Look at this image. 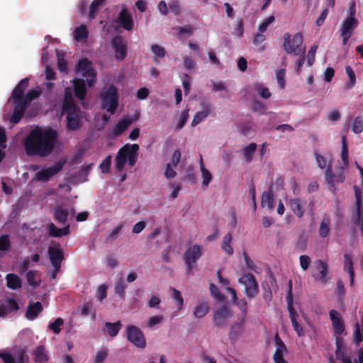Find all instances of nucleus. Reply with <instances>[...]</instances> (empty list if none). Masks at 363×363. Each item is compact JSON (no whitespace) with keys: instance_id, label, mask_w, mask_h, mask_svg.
Masks as SVG:
<instances>
[{"instance_id":"f257e3e1","label":"nucleus","mask_w":363,"mask_h":363,"mask_svg":"<svg viewBox=\"0 0 363 363\" xmlns=\"http://www.w3.org/2000/svg\"><path fill=\"white\" fill-rule=\"evenodd\" d=\"M58 140L57 132L52 128H35L23 141L28 156L47 157L50 155Z\"/></svg>"},{"instance_id":"f03ea898","label":"nucleus","mask_w":363,"mask_h":363,"mask_svg":"<svg viewBox=\"0 0 363 363\" xmlns=\"http://www.w3.org/2000/svg\"><path fill=\"white\" fill-rule=\"evenodd\" d=\"M139 145L138 144H126L121 147L116 156L115 169L121 172L128 162V164L133 167L138 160V152Z\"/></svg>"},{"instance_id":"7ed1b4c3","label":"nucleus","mask_w":363,"mask_h":363,"mask_svg":"<svg viewBox=\"0 0 363 363\" xmlns=\"http://www.w3.org/2000/svg\"><path fill=\"white\" fill-rule=\"evenodd\" d=\"M100 97L102 108L111 114L115 113L118 106V93L116 87L110 85L101 92Z\"/></svg>"},{"instance_id":"20e7f679","label":"nucleus","mask_w":363,"mask_h":363,"mask_svg":"<svg viewBox=\"0 0 363 363\" xmlns=\"http://www.w3.org/2000/svg\"><path fill=\"white\" fill-rule=\"evenodd\" d=\"M303 35L301 33H296L291 38V35L286 33L284 35L283 48L288 54L298 55L300 53H306V48H302Z\"/></svg>"},{"instance_id":"39448f33","label":"nucleus","mask_w":363,"mask_h":363,"mask_svg":"<svg viewBox=\"0 0 363 363\" xmlns=\"http://www.w3.org/2000/svg\"><path fill=\"white\" fill-rule=\"evenodd\" d=\"M76 72L80 73L86 78L89 87H92L96 82V72L92 66L91 62L87 58H83L78 62Z\"/></svg>"},{"instance_id":"423d86ee","label":"nucleus","mask_w":363,"mask_h":363,"mask_svg":"<svg viewBox=\"0 0 363 363\" xmlns=\"http://www.w3.org/2000/svg\"><path fill=\"white\" fill-rule=\"evenodd\" d=\"M238 282L245 286L244 292L248 298L252 299L258 294L259 285L254 274L251 273L242 274Z\"/></svg>"},{"instance_id":"0eeeda50","label":"nucleus","mask_w":363,"mask_h":363,"mask_svg":"<svg viewBox=\"0 0 363 363\" xmlns=\"http://www.w3.org/2000/svg\"><path fill=\"white\" fill-rule=\"evenodd\" d=\"M128 340L138 348L146 347V340L142 330L137 326L130 325L125 329Z\"/></svg>"},{"instance_id":"6e6552de","label":"nucleus","mask_w":363,"mask_h":363,"mask_svg":"<svg viewBox=\"0 0 363 363\" xmlns=\"http://www.w3.org/2000/svg\"><path fill=\"white\" fill-rule=\"evenodd\" d=\"M329 316L331 320L333 329L336 336V345H340V336L345 331V325L341 314L336 310L332 309L329 311Z\"/></svg>"},{"instance_id":"1a4fd4ad","label":"nucleus","mask_w":363,"mask_h":363,"mask_svg":"<svg viewBox=\"0 0 363 363\" xmlns=\"http://www.w3.org/2000/svg\"><path fill=\"white\" fill-rule=\"evenodd\" d=\"M65 162H57L54 165L43 168L35 175V180L41 182H47L50 179L58 174L63 168Z\"/></svg>"},{"instance_id":"9d476101","label":"nucleus","mask_w":363,"mask_h":363,"mask_svg":"<svg viewBox=\"0 0 363 363\" xmlns=\"http://www.w3.org/2000/svg\"><path fill=\"white\" fill-rule=\"evenodd\" d=\"M111 46L114 50L115 58L118 61L125 59L128 55L127 43L121 35H116L111 39Z\"/></svg>"},{"instance_id":"9b49d317","label":"nucleus","mask_w":363,"mask_h":363,"mask_svg":"<svg viewBox=\"0 0 363 363\" xmlns=\"http://www.w3.org/2000/svg\"><path fill=\"white\" fill-rule=\"evenodd\" d=\"M325 179L329 185V190L335 194L336 191L335 184L342 183L345 180V175L342 170H340L337 174L334 173L330 165L327 167L325 171Z\"/></svg>"},{"instance_id":"f8f14e48","label":"nucleus","mask_w":363,"mask_h":363,"mask_svg":"<svg viewBox=\"0 0 363 363\" xmlns=\"http://www.w3.org/2000/svg\"><path fill=\"white\" fill-rule=\"evenodd\" d=\"M11 100L13 101V110L10 118V121L12 123L16 124L19 123L23 118L29 105L23 99Z\"/></svg>"},{"instance_id":"ddd939ff","label":"nucleus","mask_w":363,"mask_h":363,"mask_svg":"<svg viewBox=\"0 0 363 363\" xmlns=\"http://www.w3.org/2000/svg\"><path fill=\"white\" fill-rule=\"evenodd\" d=\"M48 254L54 270L58 272L61 269L62 261L64 259L63 250L57 246H50Z\"/></svg>"},{"instance_id":"4468645a","label":"nucleus","mask_w":363,"mask_h":363,"mask_svg":"<svg viewBox=\"0 0 363 363\" xmlns=\"http://www.w3.org/2000/svg\"><path fill=\"white\" fill-rule=\"evenodd\" d=\"M231 316V311L226 305H223L214 311L213 321L216 326L223 328L226 320Z\"/></svg>"},{"instance_id":"2eb2a0df","label":"nucleus","mask_w":363,"mask_h":363,"mask_svg":"<svg viewBox=\"0 0 363 363\" xmlns=\"http://www.w3.org/2000/svg\"><path fill=\"white\" fill-rule=\"evenodd\" d=\"M116 22L123 29L130 31L133 28L134 22L131 13L126 9H123L118 13Z\"/></svg>"},{"instance_id":"dca6fc26","label":"nucleus","mask_w":363,"mask_h":363,"mask_svg":"<svg viewBox=\"0 0 363 363\" xmlns=\"http://www.w3.org/2000/svg\"><path fill=\"white\" fill-rule=\"evenodd\" d=\"M19 308L17 301L13 298H7L0 301V317H5L9 313L17 311Z\"/></svg>"},{"instance_id":"f3484780","label":"nucleus","mask_w":363,"mask_h":363,"mask_svg":"<svg viewBox=\"0 0 363 363\" xmlns=\"http://www.w3.org/2000/svg\"><path fill=\"white\" fill-rule=\"evenodd\" d=\"M72 84L75 97L80 101H84L87 94L85 81L83 79L74 78L72 80Z\"/></svg>"},{"instance_id":"a211bd4d","label":"nucleus","mask_w":363,"mask_h":363,"mask_svg":"<svg viewBox=\"0 0 363 363\" xmlns=\"http://www.w3.org/2000/svg\"><path fill=\"white\" fill-rule=\"evenodd\" d=\"M81 109L67 113V128L69 131L77 130L81 125Z\"/></svg>"},{"instance_id":"6ab92c4d","label":"nucleus","mask_w":363,"mask_h":363,"mask_svg":"<svg viewBox=\"0 0 363 363\" xmlns=\"http://www.w3.org/2000/svg\"><path fill=\"white\" fill-rule=\"evenodd\" d=\"M202 255L201 247L196 244L189 248L184 254V259L185 262L189 264H195Z\"/></svg>"},{"instance_id":"aec40b11","label":"nucleus","mask_w":363,"mask_h":363,"mask_svg":"<svg viewBox=\"0 0 363 363\" xmlns=\"http://www.w3.org/2000/svg\"><path fill=\"white\" fill-rule=\"evenodd\" d=\"M344 258V271L347 272L350 275V285L353 286L354 283V262L352 254L346 253L343 256Z\"/></svg>"},{"instance_id":"412c9836","label":"nucleus","mask_w":363,"mask_h":363,"mask_svg":"<svg viewBox=\"0 0 363 363\" xmlns=\"http://www.w3.org/2000/svg\"><path fill=\"white\" fill-rule=\"evenodd\" d=\"M358 25V20L353 17H347L342 23L340 28V34L352 35L353 31Z\"/></svg>"},{"instance_id":"4be33fe9","label":"nucleus","mask_w":363,"mask_h":363,"mask_svg":"<svg viewBox=\"0 0 363 363\" xmlns=\"http://www.w3.org/2000/svg\"><path fill=\"white\" fill-rule=\"evenodd\" d=\"M29 80L28 77L21 79L13 90L10 99H23L24 91L29 85Z\"/></svg>"},{"instance_id":"5701e85b","label":"nucleus","mask_w":363,"mask_h":363,"mask_svg":"<svg viewBox=\"0 0 363 363\" xmlns=\"http://www.w3.org/2000/svg\"><path fill=\"white\" fill-rule=\"evenodd\" d=\"M29 80L28 77L21 79L13 90L10 99H23L24 91L29 85Z\"/></svg>"},{"instance_id":"b1692460","label":"nucleus","mask_w":363,"mask_h":363,"mask_svg":"<svg viewBox=\"0 0 363 363\" xmlns=\"http://www.w3.org/2000/svg\"><path fill=\"white\" fill-rule=\"evenodd\" d=\"M48 234L52 238H60L67 235L70 233L69 225H67L63 228H59L52 223H50L46 226Z\"/></svg>"},{"instance_id":"393cba45","label":"nucleus","mask_w":363,"mask_h":363,"mask_svg":"<svg viewBox=\"0 0 363 363\" xmlns=\"http://www.w3.org/2000/svg\"><path fill=\"white\" fill-rule=\"evenodd\" d=\"M202 111L197 112L191 121V126H196L200 123L203 120L208 117L211 112V106L208 104L202 103Z\"/></svg>"},{"instance_id":"a878e982","label":"nucleus","mask_w":363,"mask_h":363,"mask_svg":"<svg viewBox=\"0 0 363 363\" xmlns=\"http://www.w3.org/2000/svg\"><path fill=\"white\" fill-rule=\"evenodd\" d=\"M43 308L42 303L39 301H36L33 303H30L28 306L27 311L26 312V317L28 320H33L42 312Z\"/></svg>"},{"instance_id":"bb28decb","label":"nucleus","mask_w":363,"mask_h":363,"mask_svg":"<svg viewBox=\"0 0 363 363\" xmlns=\"http://www.w3.org/2000/svg\"><path fill=\"white\" fill-rule=\"evenodd\" d=\"M288 311L289 313V318L291 319L292 326L294 330L296 332L297 335L301 337L304 335V332L302 326L297 321V313L294 309V306L287 307Z\"/></svg>"},{"instance_id":"cd10ccee","label":"nucleus","mask_w":363,"mask_h":363,"mask_svg":"<svg viewBox=\"0 0 363 363\" xmlns=\"http://www.w3.org/2000/svg\"><path fill=\"white\" fill-rule=\"evenodd\" d=\"M315 264L317 266V269H318L319 274L317 275L316 274H313V277H314V279L319 280L323 283H325L327 281L326 276L328 274V264L321 259L317 260Z\"/></svg>"},{"instance_id":"c85d7f7f","label":"nucleus","mask_w":363,"mask_h":363,"mask_svg":"<svg viewBox=\"0 0 363 363\" xmlns=\"http://www.w3.org/2000/svg\"><path fill=\"white\" fill-rule=\"evenodd\" d=\"M274 198L272 191V187L270 186L267 191H264L262 196L261 206H267L268 209L272 210L274 208Z\"/></svg>"},{"instance_id":"c756f323","label":"nucleus","mask_w":363,"mask_h":363,"mask_svg":"<svg viewBox=\"0 0 363 363\" xmlns=\"http://www.w3.org/2000/svg\"><path fill=\"white\" fill-rule=\"evenodd\" d=\"M34 360L38 363H44L49 359L46 348L44 345H40L33 352Z\"/></svg>"},{"instance_id":"7c9ffc66","label":"nucleus","mask_w":363,"mask_h":363,"mask_svg":"<svg viewBox=\"0 0 363 363\" xmlns=\"http://www.w3.org/2000/svg\"><path fill=\"white\" fill-rule=\"evenodd\" d=\"M6 286L11 289H18L22 286L21 278L15 274H8L6 277Z\"/></svg>"},{"instance_id":"2f4dec72","label":"nucleus","mask_w":363,"mask_h":363,"mask_svg":"<svg viewBox=\"0 0 363 363\" xmlns=\"http://www.w3.org/2000/svg\"><path fill=\"white\" fill-rule=\"evenodd\" d=\"M289 207L298 218H301L303 216L304 211L302 207V201L300 199H291L289 201Z\"/></svg>"},{"instance_id":"473e14b6","label":"nucleus","mask_w":363,"mask_h":363,"mask_svg":"<svg viewBox=\"0 0 363 363\" xmlns=\"http://www.w3.org/2000/svg\"><path fill=\"white\" fill-rule=\"evenodd\" d=\"M132 123H133L132 119L128 118H123L116 124V125L113 130L114 135L116 136L121 135L128 128V126Z\"/></svg>"},{"instance_id":"72a5a7b5","label":"nucleus","mask_w":363,"mask_h":363,"mask_svg":"<svg viewBox=\"0 0 363 363\" xmlns=\"http://www.w3.org/2000/svg\"><path fill=\"white\" fill-rule=\"evenodd\" d=\"M330 219L329 217H324L321 220L319 226L318 233L320 238H327L330 233Z\"/></svg>"},{"instance_id":"f704fd0d","label":"nucleus","mask_w":363,"mask_h":363,"mask_svg":"<svg viewBox=\"0 0 363 363\" xmlns=\"http://www.w3.org/2000/svg\"><path fill=\"white\" fill-rule=\"evenodd\" d=\"M210 307L207 302L198 303L194 309V315L196 318L204 317L209 311Z\"/></svg>"},{"instance_id":"c9c22d12","label":"nucleus","mask_w":363,"mask_h":363,"mask_svg":"<svg viewBox=\"0 0 363 363\" xmlns=\"http://www.w3.org/2000/svg\"><path fill=\"white\" fill-rule=\"evenodd\" d=\"M250 89L252 91H257L259 96L264 99H268L272 96L269 89L263 86L261 84L255 83L250 86Z\"/></svg>"},{"instance_id":"e433bc0d","label":"nucleus","mask_w":363,"mask_h":363,"mask_svg":"<svg viewBox=\"0 0 363 363\" xmlns=\"http://www.w3.org/2000/svg\"><path fill=\"white\" fill-rule=\"evenodd\" d=\"M69 212L67 210L57 207L54 209V218L59 223L65 224L67 221Z\"/></svg>"},{"instance_id":"4c0bfd02","label":"nucleus","mask_w":363,"mask_h":363,"mask_svg":"<svg viewBox=\"0 0 363 363\" xmlns=\"http://www.w3.org/2000/svg\"><path fill=\"white\" fill-rule=\"evenodd\" d=\"M104 325L107 329L108 334L111 337L116 336L122 328V324L120 320L115 323L106 322Z\"/></svg>"},{"instance_id":"58836bf2","label":"nucleus","mask_w":363,"mask_h":363,"mask_svg":"<svg viewBox=\"0 0 363 363\" xmlns=\"http://www.w3.org/2000/svg\"><path fill=\"white\" fill-rule=\"evenodd\" d=\"M127 285L124 279L121 277L117 280L114 286V292L116 295H118L121 299L124 300L125 298V289Z\"/></svg>"},{"instance_id":"ea45409f","label":"nucleus","mask_w":363,"mask_h":363,"mask_svg":"<svg viewBox=\"0 0 363 363\" xmlns=\"http://www.w3.org/2000/svg\"><path fill=\"white\" fill-rule=\"evenodd\" d=\"M78 108H80L74 104L73 99H63L62 104V112L63 113H67L76 110L77 111Z\"/></svg>"},{"instance_id":"a19ab883","label":"nucleus","mask_w":363,"mask_h":363,"mask_svg":"<svg viewBox=\"0 0 363 363\" xmlns=\"http://www.w3.org/2000/svg\"><path fill=\"white\" fill-rule=\"evenodd\" d=\"M232 240L231 233H227L223 240L221 248L222 250L227 253L228 255H231L233 254V249L230 245Z\"/></svg>"},{"instance_id":"79ce46f5","label":"nucleus","mask_w":363,"mask_h":363,"mask_svg":"<svg viewBox=\"0 0 363 363\" xmlns=\"http://www.w3.org/2000/svg\"><path fill=\"white\" fill-rule=\"evenodd\" d=\"M345 72L349 77V82L345 84L346 89H351L356 84V76L350 66L345 67Z\"/></svg>"},{"instance_id":"37998d69","label":"nucleus","mask_w":363,"mask_h":363,"mask_svg":"<svg viewBox=\"0 0 363 363\" xmlns=\"http://www.w3.org/2000/svg\"><path fill=\"white\" fill-rule=\"evenodd\" d=\"M257 144L255 143H252L247 146H246L243 150L242 152L245 158V161L247 162H250L252 160V156L256 151Z\"/></svg>"},{"instance_id":"c03bdc74","label":"nucleus","mask_w":363,"mask_h":363,"mask_svg":"<svg viewBox=\"0 0 363 363\" xmlns=\"http://www.w3.org/2000/svg\"><path fill=\"white\" fill-rule=\"evenodd\" d=\"M200 168L202 173V177H203V186H208L209 183L211 182L212 179V175L211 172L206 169L204 167L203 159L201 157L200 160Z\"/></svg>"},{"instance_id":"a18cd8bd","label":"nucleus","mask_w":363,"mask_h":363,"mask_svg":"<svg viewBox=\"0 0 363 363\" xmlns=\"http://www.w3.org/2000/svg\"><path fill=\"white\" fill-rule=\"evenodd\" d=\"M106 0H94L89 6V17L91 20L95 18L96 13L102 6Z\"/></svg>"},{"instance_id":"49530a36","label":"nucleus","mask_w":363,"mask_h":363,"mask_svg":"<svg viewBox=\"0 0 363 363\" xmlns=\"http://www.w3.org/2000/svg\"><path fill=\"white\" fill-rule=\"evenodd\" d=\"M88 38V30L85 26L82 25L77 27L74 31V38L75 40H82Z\"/></svg>"},{"instance_id":"de8ad7c7","label":"nucleus","mask_w":363,"mask_h":363,"mask_svg":"<svg viewBox=\"0 0 363 363\" xmlns=\"http://www.w3.org/2000/svg\"><path fill=\"white\" fill-rule=\"evenodd\" d=\"M170 290L172 291V297L177 304V310L180 311L184 306V298L182 294L174 288H170Z\"/></svg>"},{"instance_id":"09e8293b","label":"nucleus","mask_w":363,"mask_h":363,"mask_svg":"<svg viewBox=\"0 0 363 363\" xmlns=\"http://www.w3.org/2000/svg\"><path fill=\"white\" fill-rule=\"evenodd\" d=\"M352 130L355 134H359L363 130V117L361 116H357L352 123Z\"/></svg>"},{"instance_id":"8fccbe9b","label":"nucleus","mask_w":363,"mask_h":363,"mask_svg":"<svg viewBox=\"0 0 363 363\" xmlns=\"http://www.w3.org/2000/svg\"><path fill=\"white\" fill-rule=\"evenodd\" d=\"M210 292L212 296H213L218 301H223L226 297L219 291L218 288L214 284H210L209 286Z\"/></svg>"},{"instance_id":"3c124183","label":"nucleus","mask_w":363,"mask_h":363,"mask_svg":"<svg viewBox=\"0 0 363 363\" xmlns=\"http://www.w3.org/2000/svg\"><path fill=\"white\" fill-rule=\"evenodd\" d=\"M41 94V91L38 89H32V90H30L28 91L26 94H25L24 97L23 98V99L28 104L30 105V104L31 103V101L35 99H37L40 96Z\"/></svg>"},{"instance_id":"603ef678","label":"nucleus","mask_w":363,"mask_h":363,"mask_svg":"<svg viewBox=\"0 0 363 363\" xmlns=\"http://www.w3.org/2000/svg\"><path fill=\"white\" fill-rule=\"evenodd\" d=\"M35 274L36 272L34 270H30L26 273L28 284L33 288L38 287L40 284V280H35Z\"/></svg>"},{"instance_id":"864d4df0","label":"nucleus","mask_w":363,"mask_h":363,"mask_svg":"<svg viewBox=\"0 0 363 363\" xmlns=\"http://www.w3.org/2000/svg\"><path fill=\"white\" fill-rule=\"evenodd\" d=\"M251 108L252 109L253 111L257 112L261 115L264 114L266 111V106L264 104V103L257 99H254L252 101Z\"/></svg>"},{"instance_id":"5fc2aeb1","label":"nucleus","mask_w":363,"mask_h":363,"mask_svg":"<svg viewBox=\"0 0 363 363\" xmlns=\"http://www.w3.org/2000/svg\"><path fill=\"white\" fill-rule=\"evenodd\" d=\"M64 320L62 318H57L54 322L49 324L50 330H52L55 334H59L61 331L60 327L63 325Z\"/></svg>"},{"instance_id":"6e6d98bb","label":"nucleus","mask_w":363,"mask_h":363,"mask_svg":"<svg viewBox=\"0 0 363 363\" xmlns=\"http://www.w3.org/2000/svg\"><path fill=\"white\" fill-rule=\"evenodd\" d=\"M262 287L263 289V298L267 302H269L272 299V293L269 284L267 281H264L262 284Z\"/></svg>"},{"instance_id":"4d7b16f0","label":"nucleus","mask_w":363,"mask_h":363,"mask_svg":"<svg viewBox=\"0 0 363 363\" xmlns=\"http://www.w3.org/2000/svg\"><path fill=\"white\" fill-rule=\"evenodd\" d=\"M232 302L239 308L244 316L247 315V302L245 298L239 299L237 297V299L235 301H232Z\"/></svg>"},{"instance_id":"13d9d810","label":"nucleus","mask_w":363,"mask_h":363,"mask_svg":"<svg viewBox=\"0 0 363 363\" xmlns=\"http://www.w3.org/2000/svg\"><path fill=\"white\" fill-rule=\"evenodd\" d=\"M341 157L345 164L348 163V149H347V139H346L345 135L342 136Z\"/></svg>"},{"instance_id":"bf43d9fd","label":"nucleus","mask_w":363,"mask_h":363,"mask_svg":"<svg viewBox=\"0 0 363 363\" xmlns=\"http://www.w3.org/2000/svg\"><path fill=\"white\" fill-rule=\"evenodd\" d=\"M11 247V242L8 235L0 237V251H7Z\"/></svg>"},{"instance_id":"052dcab7","label":"nucleus","mask_w":363,"mask_h":363,"mask_svg":"<svg viewBox=\"0 0 363 363\" xmlns=\"http://www.w3.org/2000/svg\"><path fill=\"white\" fill-rule=\"evenodd\" d=\"M151 50L155 56L160 58L164 57L167 54L165 49L162 46L156 44L151 46Z\"/></svg>"},{"instance_id":"680f3d73","label":"nucleus","mask_w":363,"mask_h":363,"mask_svg":"<svg viewBox=\"0 0 363 363\" xmlns=\"http://www.w3.org/2000/svg\"><path fill=\"white\" fill-rule=\"evenodd\" d=\"M182 85L184 91V94L187 95L191 89V78L188 74H184L182 76Z\"/></svg>"},{"instance_id":"e2e57ef3","label":"nucleus","mask_w":363,"mask_h":363,"mask_svg":"<svg viewBox=\"0 0 363 363\" xmlns=\"http://www.w3.org/2000/svg\"><path fill=\"white\" fill-rule=\"evenodd\" d=\"M189 108L183 110V111L182 113V116H181V119H180L179 122L176 125L177 130L182 129L186 124V123L188 121L189 117Z\"/></svg>"},{"instance_id":"0e129e2a","label":"nucleus","mask_w":363,"mask_h":363,"mask_svg":"<svg viewBox=\"0 0 363 363\" xmlns=\"http://www.w3.org/2000/svg\"><path fill=\"white\" fill-rule=\"evenodd\" d=\"M108 356L107 348H103L98 351L94 358V363H102Z\"/></svg>"},{"instance_id":"69168bd1","label":"nucleus","mask_w":363,"mask_h":363,"mask_svg":"<svg viewBox=\"0 0 363 363\" xmlns=\"http://www.w3.org/2000/svg\"><path fill=\"white\" fill-rule=\"evenodd\" d=\"M111 164V156H107L100 164V169L102 173L108 174L110 172V167Z\"/></svg>"},{"instance_id":"338daca9","label":"nucleus","mask_w":363,"mask_h":363,"mask_svg":"<svg viewBox=\"0 0 363 363\" xmlns=\"http://www.w3.org/2000/svg\"><path fill=\"white\" fill-rule=\"evenodd\" d=\"M317 49H318V45H313L310 48V50L308 52L307 64H308V67L312 66L315 62V56Z\"/></svg>"},{"instance_id":"774afa93","label":"nucleus","mask_w":363,"mask_h":363,"mask_svg":"<svg viewBox=\"0 0 363 363\" xmlns=\"http://www.w3.org/2000/svg\"><path fill=\"white\" fill-rule=\"evenodd\" d=\"M300 265L303 271H306L309 267L311 263V259L308 255H301L299 257Z\"/></svg>"}]
</instances>
